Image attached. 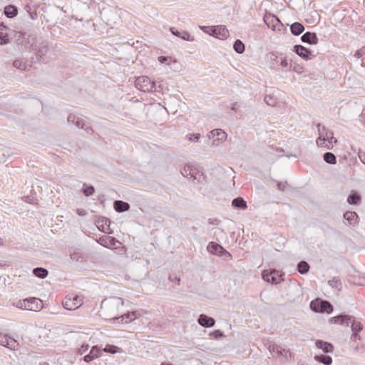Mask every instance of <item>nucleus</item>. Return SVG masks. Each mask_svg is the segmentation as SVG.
<instances>
[{
	"instance_id": "obj_6",
	"label": "nucleus",
	"mask_w": 365,
	"mask_h": 365,
	"mask_svg": "<svg viewBox=\"0 0 365 365\" xmlns=\"http://www.w3.org/2000/svg\"><path fill=\"white\" fill-rule=\"evenodd\" d=\"M310 308L314 312L330 314L333 311V306L329 302L319 299L312 301Z\"/></svg>"
},
{
	"instance_id": "obj_8",
	"label": "nucleus",
	"mask_w": 365,
	"mask_h": 365,
	"mask_svg": "<svg viewBox=\"0 0 365 365\" xmlns=\"http://www.w3.org/2000/svg\"><path fill=\"white\" fill-rule=\"evenodd\" d=\"M82 304V299L74 294L68 295L63 302V307L68 310H74L81 307Z\"/></svg>"
},
{
	"instance_id": "obj_52",
	"label": "nucleus",
	"mask_w": 365,
	"mask_h": 365,
	"mask_svg": "<svg viewBox=\"0 0 365 365\" xmlns=\"http://www.w3.org/2000/svg\"><path fill=\"white\" fill-rule=\"evenodd\" d=\"M287 182H277V189L280 191H284L287 187Z\"/></svg>"
},
{
	"instance_id": "obj_41",
	"label": "nucleus",
	"mask_w": 365,
	"mask_h": 365,
	"mask_svg": "<svg viewBox=\"0 0 365 365\" xmlns=\"http://www.w3.org/2000/svg\"><path fill=\"white\" fill-rule=\"evenodd\" d=\"M82 192L84 195L88 197L95 192V188L93 185H87L86 184H83Z\"/></svg>"
},
{
	"instance_id": "obj_3",
	"label": "nucleus",
	"mask_w": 365,
	"mask_h": 365,
	"mask_svg": "<svg viewBox=\"0 0 365 365\" xmlns=\"http://www.w3.org/2000/svg\"><path fill=\"white\" fill-rule=\"evenodd\" d=\"M319 136L317 139L316 142L319 147H326L327 149H331L332 146L324 145L326 141L332 145L336 143L337 140L334 137V133L329 130L324 125H322L320 123L317 125Z\"/></svg>"
},
{
	"instance_id": "obj_39",
	"label": "nucleus",
	"mask_w": 365,
	"mask_h": 365,
	"mask_svg": "<svg viewBox=\"0 0 365 365\" xmlns=\"http://www.w3.org/2000/svg\"><path fill=\"white\" fill-rule=\"evenodd\" d=\"M350 324H351V327L353 332H360L363 328L362 324L359 322H356L353 317Z\"/></svg>"
},
{
	"instance_id": "obj_63",
	"label": "nucleus",
	"mask_w": 365,
	"mask_h": 365,
	"mask_svg": "<svg viewBox=\"0 0 365 365\" xmlns=\"http://www.w3.org/2000/svg\"><path fill=\"white\" fill-rule=\"evenodd\" d=\"M7 26L4 24V22H0V29H6Z\"/></svg>"
},
{
	"instance_id": "obj_5",
	"label": "nucleus",
	"mask_w": 365,
	"mask_h": 365,
	"mask_svg": "<svg viewBox=\"0 0 365 365\" xmlns=\"http://www.w3.org/2000/svg\"><path fill=\"white\" fill-rule=\"evenodd\" d=\"M181 174L185 178L196 180L197 182H202L205 180L203 173L192 165H185L181 170Z\"/></svg>"
},
{
	"instance_id": "obj_58",
	"label": "nucleus",
	"mask_w": 365,
	"mask_h": 365,
	"mask_svg": "<svg viewBox=\"0 0 365 365\" xmlns=\"http://www.w3.org/2000/svg\"><path fill=\"white\" fill-rule=\"evenodd\" d=\"M169 279L175 283L178 284H180V279L177 277H173L172 276H170Z\"/></svg>"
},
{
	"instance_id": "obj_54",
	"label": "nucleus",
	"mask_w": 365,
	"mask_h": 365,
	"mask_svg": "<svg viewBox=\"0 0 365 365\" xmlns=\"http://www.w3.org/2000/svg\"><path fill=\"white\" fill-rule=\"evenodd\" d=\"M89 348V345L88 344H83L81 348H79L78 349V354H84Z\"/></svg>"
},
{
	"instance_id": "obj_42",
	"label": "nucleus",
	"mask_w": 365,
	"mask_h": 365,
	"mask_svg": "<svg viewBox=\"0 0 365 365\" xmlns=\"http://www.w3.org/2000/svg\"><path fill=\"white\" fill-rule=\"evenodd\" d=\"M6 348L11 350H18L19 349V344L14 339L9 337Z\"/></svg>"
},
{
	"instance_id": "obj_51",
	"label": "nucleus",
	"mask_w": 365,
	"mask_h": 365,
	"mask_svg": "<svg viewBox=\"0 0 365 365\" xmlns=\"http://www.w3.org/2000/svg\"><path fill=\"white\" fill-rule=\"evenodd\" d=\"M210 336H213L215 339L220 338L224 336V334L220 330H215L210 333Z\"/></svg>"
},
{
	"instance_id": "obj_18",
	"label": "nucleus",
	"mask_w": 365,
	"mask_h": 365,
	"mask_svg": "<svg viewBox=\"0 0 365 365\" xmlns=\"http://www.w3.org/2000/svg\"><path fill=\"white\" fill-rule=\"evenodd\" d=\"M270 351L272 353H275L277 355L283 356L286 360L288 359L289 357H291V352L289 350L282 348L281 346L277 344H274L270 346Z\"/></svg>"
},
{
	"instance_id": "obj_11",
	"label": "nucleus",
	"mask_w": 365,
	"mask_h": 365,
	"mask_svg": "<svg viewBox=\"0 0 365 365\" xmlns=\"http://www.w3.org/2000/svg\"><path fill=\"white\" fill-rule=\"evenodd\" d=\"M207 250L210 253L216 255L219 257H231V255L225 249L215 242H209Z\"/></svg>"
},
{
	"instance_id": "obj_60",
	"label": "nucleus",
	"mask_w": 365,
	"mask_h": 365,
	"mask_svg": "<svg viewBox=\"0 0 365 365\" xmlns=\"http://www.w3.org/2000/svg\"><path fill=\"white\" fill-rule=\"evenodd\" d=\"M237 107H238V104H237V103H232V104L231 109H232V110L236 111V110H237Z\"/></svg>"
},
{
	"instance_id": "obj_4",
	"label": "nucleus",
	"mask_w": 365,
	"mask_h": 365,
	"mask_svg": "<svg viewBox=\"0 0 365 365\" xmlns=\"http://www.w3.org/2000/svg\"><path fill=\"white\" fill-rule=\"evenodd\" d=\"M49 47L48 42L46 41H39L34 52V56L31 58V63H46L48 61V53Z\"/></svg>"
},
{
	"instance_id": "obj_28",
	"label": "nucleus",
	"mask_w": 365,
	"mask_h": 365,
	"mask_svg": "<svg viewBox=\"0 0 365 365\" xmlns=\"http://www.w3.org/2000/svg\"><path fill=\"white\" fill-rule=\"evenodd\" d=\"M344 217L350 225H354L357 222L359 217L356 212L347 211L344 214Z\"/></svg>"
},
{
	"instance_id": "obj_47",
	"label": "nucleus",
	"mask_w": 365,
	"mask_h": 365,
	"mask_svg": "<svg viewBox=\"0 0 365 365\" xmlns=\"http://www.w3.org/2000/svg\"><path fill=\"white\" fill-rule=\"evenodd\" d=\"M9 43V35L7 34L0 32V45H6Z\"/></svg>"
},
{
	"instance_id": "obj_27",
	"label": "nucleus",
	"mask_w": 365,
	"mask_h": 365,
	"mask_svg": "<svg viewBox=\"0 0 365 365\" xmlns=\"http://www.w3.org/2000/svg\"><path fill=\"white\" fill-rule=\"evenodd\" d=\"M290 30L293 35L299 36L304 31V26L299 22H294L290 26Z\"/></svg>"
},
{
	"instance_id": "obj_34",
	"label": "nucleus",
	"mask_w": 365,
	"mask_h": 365,
	"mask_svg": "<svg viewBox=\"0 0 365 365\" xmlns=\"http://www.w3.org/2000/svg\"><path fill=\"white\" fill-rule=\"evenodd\" d=\"M309 264L306 261L304 260L300 261L297 264V271L302 274H307L309 272Z\"/></svg>"
},
{
	"instance_id": "obj_46",
	"label": "nucleus",
	"mask_w": 365,
	"mask_h": 365,
	"mask_svg": "<svg viewBox=\"0 0 365 365\" xmlns=\"http://www.w3.org/2000/svg\"><path fill=\"white\" fill-rule=\"evenodd\" d=\"M27 303L28 301L26 300V299L23 300H19L15 304V306L21 309L28 310Z\"/></svg>"
},
{
	"instance_id": "obj_45",
	"label": "nucleus",
	"mask_w": 365,
	"mask_h": 365,
	"mask_svg": "<svg viewBox=\"0 0 365 365\" xmlns=\"http://www.w3.org/2000/svg\"><path fill=\"white\" fill-rule=\"evenodd\" d=\"M201 138L200 133H188L186 135V138L190 142H198Z\"/></svg>"
},
{
	"instance_id": "obj_14",
	"label": "nucleus",
	"mask_w": 365,
	"mask_h": 365,
	"mask_svg": "<svg viewBox=\"0 0 365 365\" xmlns=\"http://www.w3.org/2000/svg\"><path fill=\"white\" fill-rule=\"evenodd\" d=\"M293 51L304 60H310L314 56L312 51L302 45H295Z\"/></svg>"
},
{
	"instance_id": "obj_36",
	"label": "nucleus",
	"mask_w": 365,
	"mask_h": 365,
	"mask_svg": "<svg viewBox=\"0 0 365 365\" xmlns=\"http://www.w3.org/2000/svg\"><path fill=\"white\" fill-rule=\"evenodd\" d=\"M233 48L239 54L242 53L245 51V46L242 41L240 39H237L233 44Z\"/></svg>"
},
{
	"instance_id": "obj_53",
	"label": "nucleus",
	"mask_w": 365,
	"mask_h": 365,
	"mask_svg": "<svg viewBox=\"0 0 365 365\" xmlns=\"http://www.w3.org/2000/svg\"><path fill=\"white\" fill-rule=\"evenodd\" d=\"M208 223L212 225H218L220 223V220L217 218H210L208 219Z\"/></svg>"
},
{
	"instance_id": "obj_49",
	"label": "nucleus",
	"mask_w": 365,
	"mask_h": 365,
	"mask_svg": "<svg viewBox=\"0 0 365 365\" xmlns=\"http://www.w3.org/2000/svg\"><path fill=\"white\" fill-rule=\"evenodd\" d=\"M158 61L161 63H167L169 64V63L172 61V58L170 56H160L158 57Z\"/></svg>"
},
{
	"instance_id": "obj_43",
	"label": "nucleus",
	"mask_w": 365,
	"mask_h": 365,
	"mask_svg": "<svg viewBox=\"0 0 365 365\" xmlns=\"http://www.w3.org/2000/svg\"><path fill=\"white\" fill-rule=\"evenodd\" d=\"M103 351L106 353L115 354L120 352V348L115 345L107 344L103 349Z\"/></svg>"
},
{
	"instance_id": "obj_21",
	"label": "nucleus",
	"mask_w": 365,
	"mask_h": 365,
	"mask_svg": "<svg viewBox=\"0 0 365 365\" xmlns=\"http://www.w3.org/2000/svg\"><path fill=\"white\" fill-rule=\"evenodd\" d=\"M101 349L98 346H92L89 354L83 357V360L88 363L95 359L98 358L101 355Z\"/></svg>"
},
{
	"instance_id": "obj_23",
	"label": "nucleus",
	"mask_w": 365,
	"mask_h": 365,
	"mask_svg": "<svg viewBox=\"0 0 365 365\" xmlns=\"http://www.w3.org/2000/svg\"><path fill=\"white\" fill-rule=\"evenodd\" d=\"M315 345L318 349H322L326 354L331 353L334 350V346L331 343L322 340H317Z\"/></svg>"
},
{
	"instance_id": "obj_35",
	"label": "nucleus",
	"mask_w": 365,
	"mask_h": 365,
	"mask_svg": "<svg viewBox=\"0 0 365 365\" xmlns=\"http://www.w3.org/2000/svg\"><path fill=\"white\" fill-rule=\"evenodd\" d=\"M33 274L37 277L44 279L48 276V272L45 268L36 267L33 269Z\"/></svg>"
},
{
	"instance_id": "obj_38",
	"label": "nucleus",
	"mask_w": 365,
	"mask_h": 365,
	"mask_svg": "<svg viewBox=\"0 0 365 365\" xmlns=\"http://www.w3.org/2000/svg\"><path fill=\"white\" fill-rule=\"evenodd\" d=\"M328 284L332 288L337 289L338 291H340L342 287V283L341 280L336 277H334L329 280Z\"/></svg>"
},
{
	"instance_id": "obj_24",
	"label": "nucleus",
	"mask_w": 365,
	"mask_h": 365,
	"mask_svg": "<svg viewBox=\"0 0 365 365\" xmlns=\"http://www.w3.org/2000/svg\"><path fill=\"white\" fill-rule=\"evenodd\" d=\"M170 31L174 36L179 37L182 40L188 41H194V38L192 36H191L190 34H189V32H187L186 31H179L178 30H175L174 28H170Z\"/></svg>"
},
{
	"instance_id": "obj_10",
	"label": "nucleus",
	"mask_w": 365,
	"mask_h": 365,
	"mask_svg": "<svg viewBox=\"0 0 365 365\" xmlns=\"http://www.w3.org/2000/svg\"><path fill=\"white\" fill-rule=\"evenodd\" d=\"M209 140L214 138L212 145H218L227 138V133L222 129H214L211 130L207 135Z\"/></svg>"
},
{
	"instance_id": "obj_2",
	"label": "nucleus",
	"mask_w": 365,
	"mask_h": 365,
	"mask_svg": "<svg viewBox=\"0 0 365 365\" xmlns=\"http://www.w3.org/2000/svg\"><path fill=\"white\" fill-rule=\"evenodd\" d=\"M135 86L143 92H160L163 89L161 84L157 85L155 81L145 76L137 77L135 81Z\"/></svg>"
},
{
	"instance_id": "obj_25",
	"label": "nucleus",
	"mask_w": 365,
	"mask_h": 365,
	"mask_svg": "<svg viewBox=\"0 0 365 365\" xmlns=\"http://www.w3.org/2000/svg\"><path fill=\"white\" fill-rule=\"evenodd\" d=\"M141 316L140 311L136 310L130 312H128L125 314L124 315H122L120 317H114L113 318V320L114 322L119 320V319H122L121 322H123L124 317H125L127 319H128L130 322L139 318Z\"/></svg>"
},
{
	"instance_id": "obj_29",
	"label": "nucleus",
	"mask_w": 365,
	"mask_h": 365,
	"mask_svg": "<svg viewBox=\"0 0 365 365\" xmlns=\"http://www.w3.org/2000/svg\"><path fill=\"white\" fill-rule=\"evenodd\" d=\"M288 71H292L298 74L302 73L304 71V68L302 65L292 61H290V62L288 61Z\"/></svg>"
},
{
	"instance_id": "obj_15",
	"label": "nucleus",
	"mask_w": 365,
	"mask_h": 365,
	"mask_svg": "<svg viewBox=\"0 0 365 365\" xmlns=\"http://www.w3.org/2000/svg\"><path fill=\"white\" fill-rule=\"evenodd\" d=\"M210 30L212 31L211 35L216 38L225 39L229 36V31L225 26H212Z\"/></svg>"
},
{
	"instance_id": "obj_9",
	"label": "nucleus",
	"mask_w": 365,
	"mask_h": 365,
	"mask_svg": "<svg viewBox=\"0 0 365 365\" xmlns=\"http://www.w3.org/2000/svg\"><path fill=\"white\" fill-rule=\"evenodd\" d=\"M36 37L34 35H23L20 43L29 52H33L38 45Z\"/></svg>"
},
{
	"instance_id": "obj_7",
	"label": "nucleus",
	"mask_w": 365,
	"mask_h": 365,
	"mask_svg": "<svg viewBox=\"0 0 365 365\" xmlns=\"http://www.w3.org/2000/svg\"><path fill=\"white\" fill-rule=\"evenodd\" d=\"M67 120L68 123L74 125L77 128L84 129L86 133L89 135H92L93 133L92 128L86 124L82 118L77 116L75 114H70L68 116Z\"/></svg>"
},
{
	"instance_id": "obj_20",
	"label": "nucleus",
	"mask_w": 365,
	"mask_h": 365,
	"mask_svg": "<svg viewBox=\"0 0 365 365\" xmlns=\"http://www.w3.org/2000/svg\"><path fill=\"white\" fill-rule=\"evenodd\" d=\"M96 224L100 231L108 233L110 225L109 219L104 217H98V219L96 220Z\"/></svg>"
},
{
	"instance_id": "obj_32",
	"label": "nucleus",
	"mask_w": 365,
	"mask_h": 365,
	"mask_svg": "<svg viewBox=\"0 0 365 365\" xmlns=\"http://www.w3.org/2000/svg\"><path fill=\"white\" fill-rule=\"evenodd\" d=\"M314 359L324 365H331L332 363V359L331 356L324 354L315 355Z\"/></svg>"
},
{
	"instance_id": "obj_12",
	"label": "nucleus",
	"mask_w": 365,
	"mask_h": 365,
	"mask_svg": "<svg viewBox=\"0 0 365 365\" xmlns=\"http://www.w3.org/2000/svg\"><path fill=\"white\" fill-rule=\"evenodd\" d=\"M281 277L279 272L276 269H272L269 272L264 271L262 272V279L272 284L279 283L282 280Z\"/></svg>"
},
{
	"instance_id": "obj_22",
	"label": "nucleus",
	"mask_w": 365,
	"mask_h": 365,
	"mask_svg": "<svg viewBox=\"0 0 365 365\" xmlns=\"http://www.w3.org/2000/svg\"><path fill=\"white\" fill-rule=\"evenodd\" d=\"M301 40L303 43H307L312 45H315L318 43V38L317 34L310 31H307L301 37Z\"/></svg>"
},
{
	"instance_id": "obj_50",
	"label": "nucleus",
	"mask_w": 365,
	"mask_h": 365,
	"mask_svg": "<svg viewBox=\"0 0 365 365\" xmlns=\"http://www.w3.org/2000/svg\"><path fill=\"white\" fill-rule=\"evenodd\" d=\"M364 55H365V46L361 47L360 49L357 50L355 52L354 56L356 58H359Z\"/></svg>"
},
{
	"instance_id": "obj_19",
	"label": "nucleus",
	"mask_w": 365,
	"mask_h": 365,
	"mask_svg": "<svg viewBox=\"0 0 365 365\" xmlns=\"http://www.w3.org/2000/svg\"><path fill=\"white\" fill-rule=\"evenodd\" d=\"M198 324L206 328L212 327L215 324V320L206 314H201L197 319Z\"/></svg>"
},
{
	"instance_id": "obj_48",
	"label": "nucleus",
	"mask_w": 365,
	"mask_h": 365,
	"mask_svg": "<svg viewBox=\"0 0 365 365\" xmlns=\"http://www.w3.org/2000/svg\"><path fill=\"white\" fill-rule=\"evenodd\" d=\"M9 336L7 334H0V344L6 347Z\"/></svg>"
},
{
	"instance_id": "obj_44",
	"label": "nucleus",
	"mask_w": 365,
	"mask_h": 365,
	"mask_svg": "<svg viewBox=\"0 0 365 365\" xmlns=\"http://www.w3.org/2000/svg\"><path fill=\"white\" fill-rule=\"evenodd\" d=\"M264 102L270 106H274L277 103V98L271 96V95H266L264 97Z\"/></svg>"
},
{
	"instance_id": "obj_37",
	"label": "nucleus",
	"mask_w": 365,
	"mask_h": 365,
	"mask_svg": "<svg viewBox=\"0 0 365 365\" xmlns=\"http://www.w3.org/2000/svg\"><path fill=\"white\" fill-rule=\"evenodd\" d=\"M324 160L331 165H334L336 163V156L330 152L325 153L323 156Z\"/></svg>"
},
{
	"instance_id": "obj_1",
	"label": "nucleus",
	"mask_w": 365,
	"mask_h": 365,
	"mask_svg": "<svg viewBox=\"0 0 365 365\" xmlns=\"http://www.w3.org/2000/svg\"><path fill=\"white\" fill-rule=\"evenodd\" d=\"M265 61L272 71L282 73L288 71V59L286 54L283 53L269 52L265 56Z\"/></svg>"
},
{
	"instance_id": "obj_33",
	"label": "nucleus",
	"mask_w": 365,
	"mask_h": 365,
	"mask_svg": "<svg viewBox=\"0 0 365 365\" xmlns=\"http://www.w3.org/2000/svg\"><path fill=\"white\" fill-rule=\"evenodd\" d=\"M361 200L360 195L356 191H352L347 197V202L350 205H356Z\"/></svg>"
},
{
	"instance_id": "obj_55",
	"label": "nucleus",
	"mask_w": 365,
	"mask_h": 365,
	"mask_svg": "<svg viewBox=\"0 0 365 365\" xmlns=\"http://www.w3.org/2000/svg\"><path fill=\"white\" fill-rule=\"evenodd\" d=\"M361 337L359 336V332H353L351 336V340L352 341H356L358 339H360Z\"/></svg>"
},
{
	"instance_id": "obj_59",
	"label": "nucleus",
	"mask_w": 365,
	"mask_h": 365,
	"mask_svg": "<svg viewBox=\"0 0 365 365\" xmlns=\"http://www.w3.org/2000/svg\"><path fill=\"white\" fill-rule=\"evenodd\" d=\"M80 257L83 258L82 257L79 256V255L78 253H73V254L71 255V258L73 260L78 261Z\"/></svg>"
},
{
	"instance_id": "obj_16",
	"label": "nucleus",
	"mask_w": 365,
	"mask_h": 365,
	"mask_svg": "<svg viewBox=\"0 0 365 365\" xmlns=\"http://www.w3.org/2000/svg\"><path fill=\"white\" fill-rule=\"evenodd\" d=\"M352 320V317L346 314H339L331 317L329 320L330 323L339 324L348 327Z\"/></svg>"
},
{
	"instance_id": "obj_30",
	"label": "nucleus",
	"mask_w": 365,
	"mask_h": 365,
	"mask_svg": "<svg viewBox=\"0 0 365 365\" xmlns=\"http://www.w3.org/2000/svg\"><path fill=\"white\" fill-rule=\"evenodd\" d=\"M4 14L8 18H14L18 14V9L14 5H8L4 8Z\"/></svg>"
},
{
	"instance_id": "obj_31",
	"label": "nucleus",
	"mask_w": 365,
	"mask_h": 365,
	"mask_svg": "<svg viewBox=\"0 0 365 365\" xmlns=\"http://www.w3.org/2000/svg\"><path fill=\"white\" fill-rule=\"evenodd\" d=\"M232 205L241 210H245L247 207L246 201L241 197L235 198L232 202Z\"/></svg>"
},
{
	"instance_id": "obj_56",
	"label": "nucleus",
	"mask_w": 365,
	"mask_h": 365,
	"mask_svg": "<svg viewBox=\"0 0 365 365\" xmlns=\"http://www.w3.org/2000/svg\"><path fill=\"white\" fill-rule=\"evenodd\" d=\"M76 212L79 216H85L87 214V212L84 209L78 208L76 210Z\"/></svg>"
},
{
	"instance_id": "obj_13",
	"label": "nucleus",
	"mask_w": 365,
	"mask_h": 365,
	"mask_svg": "<svg viewBox=\"0 0 365 365\" xmlns=\"http://www.w3.org/2000/svg\"><path fill=\"white\" fill-rule=\"evenodd\" d=\"M264 21L268 28H270L272 30L277 29V28L279 27L281 25L279 19L276 16L270 13L264 15Z\"/></svg>"
},
{
	"instance_id": "obj_17",
	"label": "nucleus",
	"mask_w": 365,
	"mask_h": 365,
	"mask_svg": "<svg viewBox=\"0 0 365 365\" xmlns=\"http://www.w3.org/2000/svg\"><path fill=\"white\" fill-rule=\"evenodd\" d=\"M27 307L29 311L37 312L43 307V302L41 299L35 297L27 298Z\"/></svg>"
},
{
	"instance_id": "obj_57",
	"label": "nucleus",
	"mask_w": 365,
	"mask_h": 365,
	"mask_svg": "<svg viewBox=\"0 0 365 365\" xmlns=\"http://www.w3.org/2000/svg\"><path fill=\"white\" fill-rule=\"evenodd\" d=\"M359 158L360 160L365 165V153L360 151L359 153Z\"/></svg>"
},
{
	"instance_id": "obj_61",
	"label": "nucleus",
	"mask_w": 365,
	"mask_h": 365,
	"mask_svg": "<svg viewBox=\"0 0 365 365\" xmlns=\"http://www.w3.org/2000/svg\"><path fill=\"white\" fill-rule=\"evenodd\" d=\"M31 19L34 20L37 18V14L36 12L30 14Z\"/></svg>"
},
{
	"instance_id": "obj_26",
	"label": "nucleus",
	"mask_w": 365,
	"mask_h": 365,
	"mask_svg": "<svg viewBox=\"0 0 365 365\" xmlns=\"http://www.w3.org/2000/svg\"><path fill=\"white\" fill-rule=\"evenodd\" d=\"M113 207L117 212H123L129 210L130 206L126 202L115 200L113 203Z\"/></svg>"
},
{
	"instance_id": "obj_62",
	"label": "nucleus",
	"mask_w": 365,
	"mask_h": 365,
	"mask_svg": "<svg viewBox=\"0 0 365 365\" xmlns=\"http://www.w3.org/2000/svg\"><path fill=\"white\" fill-rule=\"evenodd\" d=\"M200 29L202 30L204 32H207V29H210L211 28L208 26H200Z\"/></svg>"
},
{
	"instance_id": "obj_64",
	"label": "nucleus",
	"mask_w": 365,
	"mask_h": 365,
	"mask_svg": "<svg viewBox=\"0 0 365 365\" xmlns=\"http://www.w3.org/2000/svg\"><path fill=\"white\" fill-rule=\"evenodd\" d=\"M362 120H363L364 124L365 125V113H364L362 115Z\"/></svg>"
},
{
	"instance_id": "obj_40",
	"label": "nucleus",
	"mask_w": 365,
	"mask_h": 365,
	"mask_svg": "<svg viewBox=\"0 0 365 365\" xmlns=\"http://www.w3.org/2000/svg\"><path fill=\"white\" fill-rule=\"evenodd\" d=\"M13 66L16 68L21 70V71L26 70V63L22 59H16L13 62Z\"/></svg>"
}]
</instances>
